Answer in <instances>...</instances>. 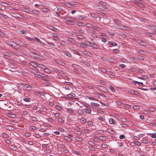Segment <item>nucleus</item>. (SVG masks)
<instances>
[{
	"mask_svg": "<svg viewBox=\"0 0 156 156\" xmlns=\"http://www.w3.org/2000/svg\"><path fill=\"white\" fill-rule=\"evenodd\" d=\"M138 58L141 60H144V57L141 55H138Z\"/></svg>",
	"mask_w": 156,
	"mask_h": 156,
	"instance_id": "338daca9",
	"label": "nucleus"
},
{
	"mask_svg": "<svg viewBox=\"0 0 156 156\" xmlns=\"http://www.w3.org/2000/svg\"><path fill=\"white\" fill-rule=\"evenodd\" d=\"M34 76L35 77H38V78L42 77L43 78V80H46V79H45V78H46V77L45 76H41L40 75L37 74H35Z\"/></svg>",
	"mask_w": 156,
	"mask_h": 156,
	"instance_id": "f8f14e48",
	"label": "nucleus"
},
{
	"mask_svg": "<svg viewBox=\"0 0 156 156\" xmlns=\"http://www.w3.org/2000/svg\"><path fill=\"white\" fill-rule=\"evenodd\" d=\"M129 58L130 59V61L131 62L135 63H136L137 62L138 60L136 58H135L132 57H131Z\"/></svg>",
	"mask_w": 156,
	"mask_h": 156,
	"instance_id": "9d476101",
	"label": "nucleus"
},
{
	"mask_svg": "<svg viewBox=\"0 0 156 156\" xmlns=\"http://www.w3.org/2000/svg\"><path fill=\"white\" fill-rule=\"evenodd\" d=\"M121 120L123 122H126L127 121V120L126 118L124 117H122L121 118Z\"/></svg>",
	"mask_w": 156,
	"mask_h": 156,
	"instance_id": "5fc2aeb1",
	"label": "nucleus"
},
{
	"mask_svg": "<svg viewBox=\"0 0 156 156\" xmlns=\"http://www.w3.org/2000/svg\"><path fill=\"white\" fill-rule=\"evenodd\" d=\"M48 28L50 30H52L55 32H57V30H58L56 28L53 27L49 26Z\"/></svg>",
	"mask_w": 156,
	"mask_h": 156,
	"instance_id": "f3484780",
	"label": "nucleus"
},
{
	"mask_svg": "<svg viewBox=\"0 0 156 156\" xmlns=\"http://www.w3.org/2000/svg\"><path fill=\"white\" fill-rule=\"evenodd\" d=\"M140 107L139 105H136L133 106V108L136 109H138Z\"/></svg>",
	"mask_w": 156,
	"mask_h": 156,
	"instance_id": "774afa93",
	"label": "nucleus"
},
{
	"mask_svg": "<svg viewBox=\"0 0 156 156\" xmlns=\"http://www.w3.org/2000/svg\"><path fill=\"white\" fill-rule=\"evenodd\" d=\"M105 6V5H102V7L100 8V9L102 10L108 12V11L109 9L108 8L106 7Z\"/></svg>",
	"mask_w": 156,
	"mask_h": 156,
	"instance_id": "6ab92c4d",
	"label": "nucleus"
},
{
	"mask_svg": "<svg viewBox=\"0 0 156 156\" xmlns=\"http://www.w3.org/2000/svg\"><path fill=\"white\" fill-rule=\"evenodd\" d=\"M114 22L115 24L114 25V27L115 28L118 29V27L119 26H121V22L118 19H115L114 20Z\"/></svg>",
	"mask_w": 156,
	"mask_h": 156,
	"instance_id": "f03ea898",
	"label": "nucleus"
},
{
	"mask_svg": "<svg viewBox=\"0 0 156 156\" xmlns=\"http://www.w3.org/2000/svg\"><path fill=\"white\" fill-rule=\"evenodd\" d=\"M88 144L91 146H93L95 145V143L93 141H89Z\"/></svg>",
	"mask_w": 156,
	"mask_h": 156,
	"instance_id": "473e14b6",
	"label": "nucleus"
},
{
	"mask_svg": "<svg viewBox=\"0 0 156 156\" xmlns=\"http://www.w3.org/2000/svg\"><path fill=\"white\" fill-rule=\"evenodd\" d=\"M30 64L32 67L36 68L37 66V64L35 62L30 61L29 62Z\"/></svg>",
	"mask_w": 156,
	"mask_h": 156,
	"instance_id": "0eeeda50",
	"label": "nucleus"
},
{
	"mask_svg": "<svg viewBox=\"0 0 156 156\" xmlns=\"http://www.w3.org/2000/svg\"><path fill=\"white\" fill-rule=\"evenodd\" d=\"M98 3L99 4L102 5H106L107 4V3H106L101 1H99Z\"/></svg>",
	"mask_w": 156,
	"mask_h": 156,
	"instance_id": "49530a36",
	"label": "nucleus"
},
{
	"mask_svg": "<svg viewBox=\"0 0 156 156\" xmlns=\"http://www.w3.org/2000/svg\"><path fill=\"white\" fill-rule=\"evenodd\" d=\"M85 44L87 46H89L90 45V44L89 42L88 41H86L85 42Z\"/></svg>",
	"mask_w": 156,
	"mask_h": 156,
	"instance_id": "e2e57ef3",
	"label": "nucleus"
},
{
	"mask_svg": "<svg viewBox=\"0 0 156 156\" xmlns=\"http://www.w3.org/2000/svg\"><path fill=\"white\" fill-rule=\"evenodd\" d=\"M23 100L26 102H30L31 99L30 98H24Z\"/></svg>",
	"mask_w": 156,
	"mask_h": 156,
	"instance_id": "3c124183",
	"label": "nucleus"
},
{
	"mask_svg": "<svg viewBox=\"0 0 156 156\" xmlns=\"http://www.w3.org/2000/svg\"><path fill=\"white\" fill-rule=\"evenodd\" d=\"M64 54L68 56L69 57H70L71 56V55L69 53L66 51H64L63 52Z\"/></svg>",
	"mask_w": 156,
	"mask_h": 156,
	"instance_id": "5701e85b",
	"label": "nucleus"
},
{
	"mask_svg": "<svg viewBox=\"0 0 156 156\" xmlns=\"http://www.w3.org/2000/svg\"><path fill=\"white\" fill-rule=\"evenodd\" d=\"M29 129L30 131H32L35 130L36 129V128L34 126H30L29 127Z\"/></svg>",
	"mask_w": 156,
	"mask_h": 156,
	"instance_id": "a18cd8bd",
	"label": "nucleus"
},
{
	"mask_svg": "<svg viewBox=\"0 0 156 156\" xmlns=\"http://www.w3.org/2000/svg\"><path fill=\"white\" fill-rule=\"evenodd\" d=\"M149 28L151 29L156 30V26L152 25H150L149 27Z\"/></svg>",
	"mask_w": 156,
	"mask_h": 156,
	"instance_id": "ea45409f",
	"label": "nucleus"
},
{
	"mask_svg": "<svg viewBox=\"0 0 156 156\" xmlns=\"http://www.w3.org/2000/svg\"><path fill=\"white\" fill-rule=\"evenodd\" d=\"M19 33L20 34H26L27 32L25 30H21L19 31Z\"/></svg>",
	"mask_w": 156,
	"mask_h": 156,
	"instance_id": "58836bf2",
	"label": "nucleus"
},
{
	"mask_svg": "<svg viewBox=\"0 0 156 156\" xmlns=\"http://www.w3.org/2000/svg\"><path fill=\"white\" fill-rule=\"evenodd\" d=\"M45 73H50L51 70H49V69L47 68V67L46 66V68L44 69L43 70Z\"/></svg>",
	"mask_w": 156,
	"mask_h": 156,
	"instance_id": "f704fd0d",
	"label": "nucleus"
},
{
	"mask_svg": "<svg viewBox=\"0 0 156 156\" xmlns=\"http://www.w3.org/2000/svg\"><path fill=\"white\" fill-rule=\"evenodd\" d=\"M134 82H136L138 84V85L141 87L143 86L144 84L142 82H139L137 81H134Z\"/></svg>",
	"mask_w": 156,
	"mask_h": 156,
	"instance_id": "c03bdc74",
	"label": "nucleus"
},
{
	"mask_svg": "<svg viewBox=\"0 0 156 156\" xmlns=\"http://www.w3.org/2000/svg\"><path fill=\"white\" fill-rule=\"evenodd\" d=\"M31 51L32 53L34 54L37 55L38 53V52L34 49H32L31 50Z\"/></svg>",
	"mask_w": 156,
	"mask_h": 156,
	"instance_id": "c85d7f7f",
	"label": "nucleus"
},
{
	"mask_svg": "<svg viewBox=\"0 0 156 156\" xmlns=\"http://www.w3.org/2000/svg\"><path fill=\"white\" fill-rule=\"evenodd\" d=\"M6 43L8 44L12 47H15L16 46L17 44L16 43L11 41H6Z\"/></svg>",
	"mask_w": 156,
	"mask_h": 156,
	"instance_id": "39448f33",
	"label": "nucleus"
},
{
	"mask_svg": "<svg viewBox=\"0 0 156 156\" xmlns=\"http://www.w3.org/2000/svg\"><path fill=\"white\" fill-rule=\"evenodd\" d=\"M92 29L98 31H100L101 30V28L99 27H95L94 26H93V27H92Z\"/></svg>",
	"mask_w": 156,
	"mask_h": 156,
	"instance_id": "4be33fe9",
	"label": "nucleus"
},
{
	"mask_svg": "<svg viewBox=\"0 0 156 156\" xmlns=\"http://www.w3.org/2000/svg\"><path fill=\"white\" fill-rule=\"evenodd\" d=\"M84 111L86 113L89 114L91 112V110L90 109L88 108L85 109Z\"/></svg>",
	"mask_w": 156,
	"mask_h": 156,
	"instance_id": "8fccbe9b",
	"label": "nucleus"
},
{
	"mask_svg": "<svg viewBox=\"0 0 156 156\" xmlns=\"http://www.w3.org/2000/svg\"><path fill=\"white\" fill-rule=\"evenodd\" d=\"M31 120L33 122H37V118L35 117H31L30 118Z\"/></svg>",
	"mask_w": 156,
	"mask_h": 156,
	"instance_id": "c756f323",
	"label": "nucleus"
},
{
	"mask_svg": "<svg viewBox=\"0 0 156 156\" xmlns=\"http://www.w3.org/2000/svg\"><path fill=\"white\" fill-rule=\"evenodd\" d=\"M133 143L137 146H140L141 145V143L139 142L134 141Z\"/></svg>",
	"mask_w": 156,
	"mask_h": 156,
	"instance_id": "79ce46f5",
	"label": "nucleus"
},
{
	"mask_svg": "<svg viewBox=\"0 0 156 156\" xmlns=\"http://www.w3.org/2000/svg\"><path fill=\"white\" fill-rule=\"evenodd\" d=\"M99 139L102 141H105L106 140V138L104 136H100L99 137Z\"/></svg>",
	"mask_w": 156,
	"mask_h": 156,
	"instance_id": "aec40b11",
	"label": "nucleus"
},
{
	"mask_svg": "<svg viewBox=\"0 0 156 156\" xmlns=\"http://www.w3.org/2000/svg\"><path fill=\"white\" fill-rule=\"evenodd\" d=\"M24 11L25 12H26L28 13H30L31 12V11L30 10H29V9L28 8H25L24 9Z\"/></svg>",
	"mask_w": 156,
	"mask_h": 156,
	"instance_id": "69168bd1",
	"label": "nucleus"
},
{
	"mask_svg": "<svg viewBox=\"0 0 156 156\" xmlns=\"http://www.w3.org/2000/svg\"><path fill=\"white\" fill-rule=\"evenodd\" d=\"M100 70L104 73H106L107 72V70L104 68L100 69Z\"/></svg>",
	"mask_w": 156,
	"mask_h": 156,
	"instance_id": "864d4df0",
	"label": "nucleus"
},
{
	"mask_svg": "<svg viewBox=\"0 0 156 156\" xmlns=\"http://www.w3.org/2000/svg\"><path fill=\"white\" fill-rule=\"evenodd\" d=\"M101 147L105 149H106L108 147V145L105 144H101Z\"/></svg>",
	"mask_w": 156,
	"mask_h": 156,
	"instance_id": "c9c22d12",
	"label": "nucleus"
},
{
	"mask_svg": "<svg viewBox=\"0 0 156 156\" xmlns=\"http://www.w3.org/2000/svg\"><path fill=\"white\" fill-rule=\"evenodd\" d=\"M58 121L60 123H62L64 122V121L62 118H59L58 119Z\"/></svg>",
	"mask_w": 156,
	"mask_h": 156,
	"instance_id": "a19ab883",
	"label": "nucleus"
},
{
	"mask_svg": "<svg viewBox=\"0 0 156 156\" xmlns=\"http://www.w3.org/2000/svg\"><path fill=\"white\" fill-rule=\"evenodd\" d=\"M84 54L88 56H90V55H91L90 53L88 51H85Z\"/></svg>",
	"mask_w": 156,
	"mask_h": 156,
	"instance_id": "bf43d9fd",
	"label": "nucleus"
},
{
	"mask_svg": "<svg viewBox=\"0 0 156 156\" xmlns=\"http://www.w3.org/2000/svg\"><path fill=\"white\" fill-rule=\"evenodd\" d=\"M65 140H66L68 141H70L71 140V139L67 136H65L64 137Z\"/></svg>",
	"mask_w": 156,
	"mask_h": 156,
	"instance_id": "4c0bfd02",
	"label": "nucleus"
},
{
	"mask_svg": "<svg viewBox=\"0 0 156 156\" xmlns=\"http://www.w3.org/2000/svg\"><path fill=\"white\" fill-rule=\"evenodd\" d=\"M109 87L110 90L113 92H115V90L114 89L113 86L111 85H109Z\"/></svg>",
	"mask_w": 156,
	"mask_h": 156,
	"instance_id": "a878e982",
	"label": "nucleus"
},
{
	"mask_svg": "<svg viewBox=\"0 0 156 156\" xmlns=\"http://www.w3.org/2000/svg\"><path fill=\"white\" fill-rule=\"evenodd\" d=\"M98 119L99 120H101L103 121V124H104L105 123V122L104 121L105 120L102 117H98Z\"/></svg>",
	"mask_w": 156,
	"mask_h": 156,
	"instance_id": "37998d69",
	"label": "nucleus"
},
{
	"mask_svg": "<svg viewBox=\"0 0 156 156\" xmlns=\"http://www.w3.org/2000/svg\"><path fill=\"white\" fill-rule=\"evenodd\" d=\"M32 12L36 15H38L39 14V12L36 10H33L32 11Z\"/></svg>",
	"mask_w": 156,
	"mask_h": 156,
	"instance_id": "e433bc0d",
	"label": "nucleus"
},
{
	"mask_svg": "<svg viewBox=\"0 0 156 156\" xmlns=\"http://www.w3.org/2000/svg\"><path fill=\"white\" fill-rule=\"evenodd\" d=\"M2 137L5 138L7 139L9 138V136L5 133H3L2 134Z\"/></svg>",
	"mask_w": 156,
	"mask_h": 156,
	"instance_id": "412c9836",
	"label": "nucleus"
},
{
	"mask_svg": "<svg viewBox=\"0 0 156 156\" xmlns=\"http://www.w3.org/2000/svg\"><path fill=\"white\" fill-rule=\"evenodd\" d=\"M137 40L136 42H137L140 44L142 46H146V43L145 42L142 41L141 40Z\"/></svg>",
	"mask_w": 156,
	"mask_h": 156,
	"instance_id": "423d86ee",
	"label": "nucleus"
},
{
	"mask_svg": "<svg viewBox=\"0 0 156 156\" xmlns=\"http://www.w3.org/2000/svg\"><path fill=\"white\" fill-rule=\"evenodd\" d=\"M108 132L111 134H113L114 133V131L111 129H108Z\"/></svg>",
	"mask_w": 156,
	"mask_h": 156,
	"instance_id": "4d7b16f0",
	"label": "nucleus"
},
{
	"mask_svg": "<svg viewBox=\"0 0 156 156\" xmlns=\"http://www.w3.org/2000/svg\"><path fill=\"white\" fill-rule=\"evenodd\" d=\"M37 42H39L41 44L43 45H45V43L44 42H42L41 40H36Z\"/></svg>",
	"mask_w": 156,
	"mask_h": 156,
	"instance_id": "0e129e2a",
	"label": "nucleus"
},
{
	"mask_svg": "<svg viewBox=\"0 0 156 156\" xmlns=\"http://www.w3.org/2000/svg\"><path fill=\"white\" fill-rule=\"evenodd\" d=\"M23 114L25 116H26L27 117L30 116V115L28 114V112L26 111H23Z\"/></svg>",
	"mask_w": 156,
	"mask_h": 156,
	"instance_id": "2f4dec72",
	"label": "nucleus"
},
{
	"mask_svg": "<svg viewBox=\"0 0 156 156\" xmlns=\"http://www.w3.org/2000/svg\"><path fill=\"white\" fill-rule=\"evenodd\" d=\"M123 106L125 108H129L130 107V105H129L126 104H124L123 105Z\"/></svg>",
	"mask_w": 156,
	"mask_h": 156,
	"instance_id": "6e6d98bb",
	"label": "nucleus"
},
{
	"mask_svg": "<svg viewBox=\"0 0 156 156\" xmlns=\"http://www.w3.org/2000/svg\"><path fill=\"white\" fill-rule=\"evenodd\" d=\"M67 96L69 98H73L76 96V95L74 93H72L67 95Z\"/></svg>",
	"mask_w": 156,
	"mask_h": 156,
	"instance_id": "4468645a",
	"label": "nucleus"
},
{
	"mask_svg": "<svg viewBox=\"0 0 156 156\" xmlns=\"http://www.w3.org/2000/svg\"><path fill=\"white\" fill-rule=\"evenodd\" d=\"M77 26L79 27H83L84 26V23H81L80 22H78L77 23Z\"/></svg>",
	"mask_w": 156,
	"mask_h": 156,
	"instance_id": "72a5a7b5",
	"label": "nucleus"
},
{
	"mask_svg": "<svg viewBox=\"0 0 156 156\" xmlns=\"http://www.w3.org/2000/svg\"><path fill=\"white\" fill-rule=\"evenodd\" d=\"M90 104L91 105L95 106L98 107L99 106V104L95 103L94 102H91Z\"/></svg>",
	"mask_w": 156,
	"mask_h": 156,
	"instance_id": "052dcab7",
	"label": "nucleus"
},
{
	"mask_svg": "<svg viewBox=\"0 0 156 156\" xmlns=\"http://www.w3.org/2000/svg\"><path fill=\"white\" fill-rule=\"evenodd\" d=\"M87 27L89 28H92V27H93V26L91 24L87 23L86 24Z\"/></svg>",
	"mask_w": 156,
	"mask_h": 156,
	"instance_id": "09e8293b",
	"label": "nucleus"
},
{
	"mask_svg": "<svg viewBox=\"0 0 156 156\" xmlns=\"http://www.w3.org/2000/svg\"><path fill=\"white\" fill-rule=\"evenodd\" d=\"M78 113L80 115H82L83 113V112L82 110L80 109L78 111Z\"/></svg>",
	"mask_w": 156,
	"mask_h": 156,
	"instance_id": "13d9d810",
	"label": "nucleus"
},
{
	"mask_svg": "<svg viewBox=\"0 0 156 156\" xmlns=\"http://www.w3.org/2000/svg\"><path fill=\"white\" fill-rule=\"evenodd\" d=\"M11 15L13 17L16 18V19H19V15L16 13L14 12H12L11 13Z\"/></svg>",
	"mask_w": 156,
	"mask_h": 156,
	"instance_id": "6e6552de",
	"label": "nucleus"
},
{
	"mask_svg": "<svg viewBox=\"0 0 156 156\" xmlns=\"http://www.w3.org/2000/svg\"><path fill=\"white\" fill-rule=\"evenodd\" d=\"M43 10L44 12H48L49 11V9L46 8H43L42 9Z\"/></svg>",
	"mask_w": 156,
	"mask_h": 156,
	"instance_id": "680f3d73",
	"label": "nucleus"
},
{
	"mask_svg": "<svg viewBox=\"0 0 156 156\" xmlns=\"http://www.w3.org/2000/svg\"><path fill=\"white\" fill-rule=\"evenodd\" d=\"M9 147L11 149L14 151H16L17 149L16 147L12 145H10Z\"/></svg>",
	"mask_w": 156,
	"mask_h": 156,
	"instance_id": "b1692460",
	"label": "nucleus"
},
{
	"mask_svg": "<svg viewBox=\"0 0 156 156\" xmlns=\"http://www.w3.org/2000/svg\"><path fill=\"white\" fill-rule=\"evenodd\" d=\"M118 29H123L125 30H127L131 31L132 30V29L131 28L129 27H127L123 26L122 25L121 26H119L118 27Z\"/></svg>",
	"mask_w": 156,
	"mask_h": 156,
	"instance_id": "7ed1b4c3",
	"label": "nucleus"
},
{
	"mask_svg": "<svg viewBox=\"0 0 156 156\" xmlns=\"http://www.w3.org/2000/svg\"><path fill=\"white\" fill-rule=\"evenodd\" d=\"M86 18V17L85 16L83 15H79L78 17V19L80 20H84Z\"/></svg>",
	"mask_w": 156,
	"mask_h": 156,
	"instance_id": "dca6fc26",
	"label": "nucleus"
},
{
	"mask_svg": "<svg viewBox=\"0 0 156 156\" xmlns=\"http://www.w3.org/2000/svg\"><path fill=\"white\" fill-rule=\"evenodd\" d=\"M90 15L94 18H96L98 17V15L93 13L90 14Z\"/></svg>",
	"mask_w": 156,
	"mask_h": 156,
	"instance_id": "7c9ffc66",
	"label": "nucleus"
},
{
	"mask_svg": "<svg viewBox=\"0 0 156 156\" xmlns=\"http://www.w3.org/2000/svg\"><path fill=\"white\" fill-rule=\"evenodd\" d=\"M56 109L60 111L62 109V107L59 105H56Z\"/></svg>",
	"mask_w": 156,
	"mask_h": 156,
	"instance_id": "de8ad7c7",
	"label": "nucleus"
},
{
	"mask_svg": "<svg viewBox=\"0 0 156 156\" xmlns=\"http://www.w3.org/2000/svg\"><path fill=\"white\" fill-rule=\"evenodd\" d=\"M67 112L69 114L72 113L74 112L73 109L71 108H68L67 110Z\"/></svg>",
	"mask_w": 156,
	"mask_h": 156,
	"instance_id": "cd10ccee",
	"label": "nucleus"
},
{
	"mask_svg": "<svg viewBox=\"0 0 156 156\" xmlns=\"http://www.w3.org/2000/svg\"><path fill=\"white\" fill-rule=\"evenodd\" d=\"M88 147L91 151H94L95 149V148L92 146H89Z\"/></svg>",
	"mask_w": 156,
	"mask_h": 156,
	"instance_id": "393cba45",
	"label": "nucleus"
},
{
	"mask_svg": "<svg viewBox=\"0 0 156 156\" xmlns=\"http://www.w3.org/2000/svg\"><path fill=\"white\" fill-rule=\"evenodd\" d=\"M38 67L43 70L46 68V66L42 64H39L37 65Z\"/></svg>",
	"mask_w": 156,
	"mask_h": 156,
	"instance_id": "2eb2a0df",
	"label": "nucleus"
},
{
	"mask_svg": "<svg viewBox=\"0 0 156 156\" xmlns=\"http://www.w3.org/2000/svg\"><path fill=\"white\" fill-rule=\"evenodd\" d=\"M23 86L24 89L27 90H32V87L28 85L23 84Z\"/></svg>",
	"mask_w": 156,
	"mask_h": 156,
	"instance_id": "20e7f679",
	"label": "nucleus"
},
{
	"mask_svg": "<svg viewBox=\"0 0 156 156\" xmlns=\"http://www.w3.org/2000/svg\"><path fill=\"white\" fill-rule=\"evenodd\" d=\"M7 115L9 117L12 118H15L16 117V115L13 114H12L11 113H8L7 114Z\"/></svg>",
	"mask_w": 156,
	"mask_h": 156,
	"instance_id": "9b49d317",
	"label": "nucleus"
},
{
	"mask_svg": "<svg viewBox=\"0 0 156 156\" xmlns=\"http://www.w3.org/2000/svg\"><path fill=\"white\" fill-rule=\"evenodd\" d=\"M75 139L76 140H77L79 142H81L83 141V140L81 138L76 137L75 138Z\"/></svg>",
	"mask_w": 156,
	"mask_h": 156,
	"instance_id": "bb28decb",
	"label": "nucleus"
},
{
	"mask_svg": "<svg viewBox=\"0 0 156 156\" xmlns=\"http://www.w3.org/2000/svg\"><path fill=\"white\" fill-rule=\"evenodd\" d=\"M127 92L130 94H135L136 95V93H138L136 91H134L132 90L131 89H129L128 90Z\"/></svg>",
	"mask_w": 156,
	"mask_h": 156,
	"instance_id": "1a4fd4ad",
	"label": "nucleus"
},
{
	"mask_svg": "<svg viewBox=\"0 0 156 156\" xmlns=\"http://www.w3.org/2000/svg\"><path fill=\"white\" fill-rule=\"evenodd\" d=\"M65 20H67V21H66V23L69 25H72L73 24L75 21V20L71 17H66L65 19Z\"/></svg>",
	"mask_w": 156,
	"mask_h": 156,
	"instance_id": "f257e3e1",
	"label": "nucleus"
},
{
	"mask_svg": "<svg viewBox=\"0 0 156 156\" xmlns=\"http://www.w3.org/2000/svg\"><path fill=\"white\" fill-rule=\"evenodd\" d=\"M137 51L140 54L142 55H144L146 54L145 51L142 50H137Z\"/></svg>",
	"mask_w": 156,
	"mask_h": 156,
	"instance_id": "ddd939ff",
	"label": "nucleus"
},
{
	"mask_svg": "<svg viewBox=\"0 0 156 156\" xmlns=\"http://www.w3.org/2000/svg\"><path fill=\"white\" fill-rule=\"evenodd\" d=\"M109 122L111 124H114L115 123V121L113 120V119L111 118L109 119Z\"/></svg>",
	"mask_w": 156,
	"mask_h": 156,
	"instance_id": "a211bd4d",
	"label": "nucleus"
},
{
	"mask_svg": "<svg viewBox=\"0 0 156 156\" xmlns=\"http://www.w3.org/2000/svg\"><path fill=\"white\" fill-rule=\"evenodd\" d=\"M137 71L139 73L142 74H144L145 73V72L142 69H138L137 70Z\"/></svg>",
	"mask_w": 156,
	"mask_h": 156,
	"instance_id": "603ef678",
	"label": "nucleus"
}]
</instances>
